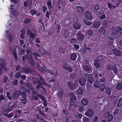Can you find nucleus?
<instances>
[{"instance_id": "nucleus-30", "label": "nucleus", "mask_w": 122, "mask_h": 122, "mask_svg": "<svg viewBox=\"0 0 122 122\" xmlns=\"http://www.w3.org/2000/svg\"><path fill=\"white\" fill-rule=\"evenodd\" d=\"M63 91L61 90V91L60 92L58 93L57 95L61 99H62V95L63 94Z\"/></svg>"}, {"instance_id": "nucleus-39", "label": "nucleus", "mask_w": 122, "mask_h": 122, "mask_svg": "<svg viewBox=\"0 0 122 122\" xmlns=\"http://www.w3.org/2000/svg\"><path fill=\"white\" fill-rule=\"evenodd\" d=\"M59 51L61 53H64L65 50V49L63 48L62 46H61L59 47Z\"/></svg>"}, {"instance_id": "nucleus-56", "label": "nucleus", "mask_w": 122, "mask_h": 122, "mask_svg": "<svg viewBox=\"0 0 122 122\" xmlns=\"http://www.w3.org/2000/svg\"><path fill=\"white\" fill-rule=\"evenodd\" d=\"M18 81L16 80H14L13 82V84L14 85H17Z\"/></svg>"}, {"instance_id": "nucleus-35", "label": "nucleus", "mask_w": 122, "mask_h": 122, "mask_svg": "<svg viewBox=\"0 0 122 122\" xmlns=\"http://www.w3.org/2000/svg\"><path fill=\"white\" fill-rule=\"evenodd\" d=\"M99 62L96 60L94 61L95 66L97 68H99L100 66V65Z\"/></svg>"}, {"instance_id": "nucleus-51", "label": "nucleus", "mask_w": 122, "mask_h": 122, "mask_svg": "<svg viewBox=\"0 0 122 122\" xmlns=\"http://www.w3.org/2000/svg\"><path fill=\"white\" fill-rule=\"evenodd\" d=\"M93 74L94 75V77L96 78L97 79H98L99 78L98 76L97 73V72L96 71L94 72Z\"/></svg>"}, {"instance_id": "nucleus-41", "label": "nucleus", "mask_w": 122, "mask_h": 122, "mask_svg": "<svg viewBox=\"0 0 122 122\" xmlns=\"http://www.w3.org/2000/svg\"><path fill=\"white\" fill-rule=\"evenodd\" d=\"M83 122H89L90 121V119L85 117L83 118Z\"/></svg>"}, {"instance_id": "nucleus-27", "label": "nucleus", "mask_w": 122, "mask_h": 122, "mask_svg": "<svg viewBox=\"0 0 122 122\" xmlns=\"http://www.w3.org/2000/svg\"><path fill=\"white\" fill-rule=\"evenodd\" d=\"M99 31L101 34L104 35L105 31L104 28L102 27H101L99 30Z\"/></svg>"}, {"instance_id": "nucleus-63", "label": "nucleus", "mask_w": 122, "mask_h": 122, "mask_svg": "<svg viewBox=\"0 0 122 122\" xmlns=\"http://www.w3.org/2000/svg\"><path fill=\"white\" fill-rule=\"evenodd\" d=\"M94 8L95 10L97 11L99 10V7L98 5H96L94 6Z\"/></svg>"}, {"instance_id": "nucleus-1", "label": "nucleus", "mask_w": 122, "mask_h": 122, "mask_svg": "<svg viewBox=\"0 0 122 122\" xmlns=\"http://www.w3.org/2000/svg\"><path fill=\"white\" fill-rule=\"evenodd\" d=\"M122 30V28L121 27H113L111 29V33L114 36L117 34L118 32Z\"/></svg>"}, {"instance_id": "nucleus-34", "label": "nucleus", "mask_w": 122, "mask_h": 122, "mask_svg": "<svg viewBox=\"0 0 122 122\" xmlns=\"http://www.w3.org/2000/svg\"><path fill=\"white\" fill-rule=\"evenodd\" d=\"M76 108V106L73 104H71L69 106V108L70 110H72Z\"/></svg>"}, {"instance_id": "nucleus-16", "label": "nucleus", "mask_w": 122, "mask_h": 122, "mask_svg": "<svg viewBox=\"0 0 122 122\" xmlns=\"http://www.w3.org/2000/svg\"><path fill=\"white\" fill-rule=\"evenodd\" d=\"M69 95L71 101L73 102H75L76 99V98L74 94L73 93H70L69 94Z\"/></svg>"}, {"instance_id": "nucleus-45", "label": "nucleus", "mask_w": 122, "mask_h": 122, "mask_svg": "<svg viewBox=\"0 0 122 122\" xmlns=\"http://www.w3.org/2000/svg\"><path fill=\"white\" fill-rule=\"evenodd\" d=\"M28 61L32 66L34 65L35 64V63L32 58H30L29 60H28Z\"/></svg>"}, {"instance_id": "nucleus-46", "label": "nucleus", "mask_w": 122, "mask_h": 122, "mask_svg": "<svg viewBox=\"0 0 122 122\" xmlns=\"http://www.w3.org/2000/svg\"><path fill=\"white\" fill-rule=\"evenodd\" d=\"M76 117L78 119H80L82 117V115L80 113H77L76 114Z\"/></svg>"}, {"instance_id": "nucleus-53", "label": "nucleus", "mask_w": 122, "mask_h": 122, "mask_svg": "<svg viewBox=\"0 0 122 122\" xmlns=\"http://www.w3.org/2000/svg\"><path fill=\"white\" fill-rule=\"evenodd\" d=\"M41 83L38 84L36 86V88L37 89H39L41 87Z\"/></svg>"}, {"instance_id": "nucleus-29", "label": "nucleus", "mask_w": 122, "mask_h": 122, "mask_svg": "<svg viewBox=\"0 0 122 122\" xmlns=\"http://www.w3.org/2000/svg\"><path fill=\"white\" fill-rule=\"evenodd\" d=\"M86 33L88 35L90 36H91L93 35V33L92 30L91 29L87 30Z\"/></svg>"}, {"instance_id": "nucleus-24", "label": "nucleus", "mask_w": 122, "mask_h": 122, "mask_svg": "<svg viewBox=\"0 0 122 122\" xmlns=\"http://www.w3.org/2000/svg\"><path fill=\"white\" fill-rule=\"evenodd\" d=\"M21 68L24 72L28 73L30 71L29 67L28 66H26L25 67H22Z\"/></svg>"}, {"instance_id": "nucleus-50", "label": "nucleus", "mask_w": 122, "mask_h": 122, "mask_svg": "<svg viewBox=\"0 0 122 122\" xmlns=\"http://www.w3.org/2000/svg\"><path fill=\"white\" fill-rule=\"evenodd\" d=\"M31 21V20L30 19H25L24 21V22L25 24H28Z\"/></svg>"}, {"instance_id": "nucleus-11", "label": "nucleus", "mask_w": 122, "mask_h": 122, "mask_svg": "<svg viewBox=\"0 0 122 122\" xmlns=\"http://www.w3.org/2000/svg\"><path fill=\"white\" fill-rule=\"evenodd\" d=\"M36 95L39 98H40L42 100L44 101V102L43 103V104L45 107L47 106L46 101L45 99V98L44 97V96L41 94H37Z\"/></svg>"}, {"instance_id": "nucleus-43", "label": "nucleus", "mask_w": 122, "mask_h": 122, "mask_svg": "<svg viewBox=\"0 0 122 122\" xmlns=\"http://www.w3.org/2000/svg\"><path fill=\"white\" fill-rule=\"evenodd\" d=\"M117 90H121L122 89V86L120 83H119L118 84L117 86Z\"/></svg>"}, {"instance_id": "nucleus-36", "label": "nucleus", "mask_w": 122, "mask_h": 122, "mask_svg": "<svg viewBox=\"0 0 122 122\" xmlns=\"http://www.w3.org/2000/svg\"><path fill=\"white\" fill-rule=\"evenodd\" d=\"M47 4L48 8L49 9H50L53 8L52 6H51V1H48Z\"/></svg>"}, {"instance_id": "nucleus-4", "label": "nucleus", "mask_w": 122, "mask_h": 122, "mask_svg": "<svg viewBox=\"0 0 122 122\" xmlns=\"http://www.w3.org/2000/svg\"><path fill=\"white\" fill-rule=\"evenodd\" d=\"M26 30H27V34H28L32 40H34L35 38L36 37H37V35L33 33L29 28H28Z\"/></svg>"}, {"instance_id": "nucleus-47", "label": "nucleus", "mask_w": 122, "mask_h": 122, "mask_svg": "<svg viewBox=\"0 0 122 122\" xmlns=\"http://www.w3.org/2000/svg\"><path fill=\"white\" fill-rule=\"evenodd\" d=\"M108 7L111 9L114 8L116 7L115 6H113L110 3H108L107 4Z\"/></svg>"}, {"instance_id": "nucleus-54", "label": "nucleus", "mask_w": 122, "mask_h": 122, "mask_svg": "<svg viewBox=\"0 0 122 122\" xmlns=\"http://www.w3.org/2000/svg\"><path fill=\"white\" fill-rule=\"evenodd\" d=\"M75 75L74 73L71 74L70 75V78L71 79H74L75 77Z\"/></svg>"}, {"instance_id": "nucleus-18", "label": "nucleus", "mask_w": 122, "mask_h": 122, "mask_svg": "<svg viewBox=\"0 0 122 122\" xmlns=\"http://www.w3.org/2000/svg\"><path fill=\"white\" fill-rule=\"evenodd\" d=\"M83 68L85 71H86L91 72L92 71V67H90L88 66L85 65L83 66Z\"/></svg>"}, {"instance_id": "nucleus-61", "label": "nucleus", "mask_w": 122, "mask_h": 122, "mask_svg": "<svg viewBox=\"0 0 122 122\" xmlns=\"http://www.w3.org/2000/svg\"><path fill=\"white\" fill-rule=\"evenodd\" d=\"M8 79V77L6 76H4L3 79V81L5 83H6L7 82Z\"/></svg>"}, {"instance_id": "nucleus-40", "label": "nucleus", "mask_w": 122, "mask_h": 122, "mask_svg": "<svg viewBox=\"0 0 122 122\" xmlns=\"http://www.w3.org/2000/svg\"><path fill=\"white\" fill-rule=\"evenodd\" d=\"M117 106L118 107L122 106V98H121L119 99V102L117 104Z\"/></svg>"}, {"instance_id": "nucleus-49", "label": "nucleus", "mask_w": 122, "mask_h": 122, "mask_svg": "<svg viewBox=\"0 0 122 122\" xmlns=\"http://www.w3.org/2000/svg\"><path fill=\"white\" fill-rule=\"evenodd\" d=\"M40 81L38 78H37L35 79V81L33 82V83L35 85H36L38 83H40Z\"/></svg>"}, {"instance_id": "nucleus-37", "label": "nucleus", "mask_w": 122, "mask_h": 122, "mask_svg": "<svg viewBox=\"0 0 122 122\" xmlns=\"http://www.w3.org/2000/svg\"><path fill=\"white\" fill-rule=\"evenodd\" d=\"M20 100L21 102L24 101V102H23V103L24 104H25L27 101V99L26 97H22V98L20 99Z\"/></svg>"}, {"instance_id": "nucleus-62", "label": "nucleus", "mask_w": 122, "mask_h": 122, "mask_svg": "<svg viewBox=\"0 0 122 122\" xmlns=\"http://www.w3.org/2000/svg\"><path fill=\"white\" fill-rule=\"evenodd\" d=\"M105 78L104 77H103L101 79H99L100 81L101 82H104L105 81Z\"/></svg>"}, {"instance_id": "nucleus-17", "label": "nucleus", "mask_w": 122, "mask_h": 122, "mask_svg": "<svg viewBox=\"0 0 122 122\" xmlns=\"http://www.w3.org/2000/svg\"><path fill=\"white\" fill-rule=\"evenodd\" d=\"M76 92L78 95H82L84 92V89L82 87H79V89L76 90Z\"/></svg>"}, {"instance_id": "nucleus-21", "label": "nucleus", "mask_w": 122, "mask_h": 122, "mask_svg": "<svg viewBox=\"0 0 122 122\" xmlns=\"http://www.w3.org/2000/svg\"><path fill=\"white\" fill-rule=\"evenodd\" d=\"M82 104L84 106L87 105L88 103V101L87 99L86 98H83L81 101Z\"/></svg>"}, {"instance_id": "nucleus-20", "label": "nucleus", "mask_w": 122, "mask_h": 122, "mask_svg": "<svg viewBox=\"0 0 122 122\" xmlns=\"http://www.w3.org/2000/svg\"><path fill=\"white\" fill-rule=\"evenodd\" d=\"M77 57V54L76 53H73L70 55L71 59L72 61H75Z\"/></svg>"}, {"instance_id": "nucleus-31", "label": "nucleus", "mask_w": 122, "mask_h": 122, "mask_svg": "<svg viewBox=\"0 0 122 122\" xmlns=\"http://www.w3.org/2000/svg\"><path fill=\"white\" fill-rule=\"evenodd\" d=\"M112 69L114 71L115 74H116L117 73V68L115 65L113 67Z\"/></svg>"}, {"instance_id": "nucleus-14", "label": "nucleus", "mask_w": 122, "mask_h": 122, "mask_svg": "<svg viewBox=\"0 0 122 122\" xmlns=\"http://www.w3.org/2000/svg\"><path fill=\"white\" fill-rule=\"evenodd\" d=\"M85 16L86 18L88 20H90L92 18V14L90 12L88 11H87L85 12Z\"/></svg>"}, {"instance_id": "nucleus-25", "label": "nucleus", "mask_w": 122, "mask_h": 122, "mask_svg": "<svg viewBox=\"0 0 122 122\" xmlns=\"http://www.w3.org/2000/svg\"><path fill=\"white\" fill-rule=\"evenodd\" d=\"M20 94L18 92H15L12 95V98L14 99H16L19 97Z\"/></svg>"}, {"instance_id": "nucleus-32", "label": "nucleus", "mask_w": 122, "mask_h": 122, "mask_svg": "<svg viewBox=\"0 0 122 122\" xmlns=\"http://www.w3.org/2000/svg\"><path fill=\"white\" fill-rule=\"evenodd\" d=\"M94 86L95 87H99L100 86L99 81L98 80L96 81L94 83Z\"/></svg>"}, {"instance_id": "nucleus-38", "label": "nucleus", "mask_w": 122, "mask_h": 122, "mask_svg": "<svg viewBox=\"0 0 122 122\" xmlns=\"http://www.w3.org/2000/svg\"><path fill=\"white\" fill-rule=\"evenodd\" d=\"M83 21L85 24L87 25H90L92 24V22L88 21L85 20H84Z\"/></svg>"}, {"instance_id": "nucleus-28", "label": "nucleus", "mask_w": 122, "mask_h": 122, "mask_svg": "<svg viewBox=\"0 0 122 122\" xmlns=\"http://www.w3.org/2000/svg\"><path fill=\"white\" fill-rule=\"evenodd\" d=\"M105 92L107 95H110L111 94V90L109 88H107L105 91Z\"/></svg>"}, {"instance_id": "nucleus-58", "label": "nucleus", "mask_w": 122, "mask_h": 122, "mask_svg": "<svg viewBox=\"0 0 122 122\" xmlns=\"http://www.w3.org/2000/svg\"><path fill=\"white\" fill-rule=\"evenodd\" d=\"M25 34L24 33H21L20 34V36L21 39H25Z\"/></svg>"}, {"instance_id": "nucleus-8", "label": "nucleus", "mask_w": 122, "mask_h": 122, "mask_svg": "<svg viewBox=\"0 0 122 122\" xmlns=\"http://www.w3.org/2000/svg\"><path fill=\"white\" fill-rule=\"evenodd\" d=\"M85 77L87 78L89 82L91 83H92L94 81L92 78V75L91 74H86L84 76Z\"/></svg>"}, {"instance_id": "nucleus-15", "label": "nucleus", "mask_w": 122, "mask_h": 122, "mask_svg": "<svg viewBox=\"0 0 122 122\" xmlns=\"http://www.w3.org/2000/svg\"><path fill=\"white\" fill-rule=\"evenodd\" d=\"M100 25V23L99 21H96L94 22L91 27L92 28H98Z\"/></svg>"}, {"instance_id": "nucleus-44", "label": "nucleus", "mask_w": 122, "mask_h": 122, "mask_svg": "<svg viewBox=\"0 0 122 122\" xmlns=\"http://www.w3.org/2000/svg\"><path fill=\"white\" fill-rule=\"evenodd\" d=\"M29 12L31 13L32 15L36 14L37 13V12L34 9H32Z\"/></svg>"}, {"instance_id": "nucleus-19", "label": "nucleus", "mask_w": 122, "mask_h": 122, "mask_svg": "<svg viewBox=\"0 0 122 122\" xmlns=\"http://www.w3.org/2000/svg\"><path fill=\"white\" fill-rule=\"evenodd\" d=\"M81 27V25L77 23H75L73 26L74 29L75 30H78Z\"/></svg>"}, {"instance_id": "nucleus-13", "label": "nucleus", "mask_w": 122, "mask_h": 122, "mask_svg": "<svg viewBox=\"0 0 122 122\" xmlns=\"http://www.w3.org/2000/svg\"><path fill=\"white\" fill-rule=\"evenodd\" d=\"M106 57L105 56H103V57H102V56L100 55L98 56V57L97 59L96 60L98 61L99 62H104L105 61V60H107L106 59Z\"/></svg>"}, {"instance_id": "nucleus-48", "label": "nucleus", "mask_w": 122, "mask_h": 122, "mask_svg": "<svg viewBox=\"0 0 122 122\" xmlns=\"http://www.w3.org/2000/svg\"><path fill=\"white\" fill-rule=\"evenodd\" d=\"M21 76V74L20 72H17L15 75V77L17 78H20Z\"/></svg>"}, {"instance_id": "nucleus-2", "label": "nucleus", "mask_w": 122, "mask_h": 122, "mask_svg": "<svg viewBox=\"0 0 122 122\" xmlns=\"http://www.w3.org/2000/svg\"><path fill=\"white\" fill-rule=\"evenodd\" d=\"M67 84L71 89H75L76 87V85H78L77 81L76 79L74 81V82H68Z\"/></svg>"}, {"instance_id": "nucleus-26", "label": "nucleus", "mask_w": 122, "mask_h": 122, "mask_svg": "<svg viewBox=\"0 0 122 122\" xmlns=\"http://www.w3.org/2000/svg\"><path fill=\"white\" fill-rule=\"evenodd\" d=\"M76 7L77 11L80 13H82L84 11V8L83 7L78 6H76Z\"/></svg>"}, {"instance_id": "nucleus-64", "label": "nucleus", "mask_w": 122, "mask_h": 122, "mask_svg": "<svg viewBox=\"0 0 122 122\" xmlns=\"http://www.w3.org/2000/svg\"><path fill=\"white\" fill-rule=\"evenodd\" d=\"M84 110V108L82 106H80L79 107V108L78 110L80 112Z\"/></svg>"}, {"instance_id": "nucleus-22", "label": "nucleus", "mask_w": 122, "mask_h": 122, "mask_svg": "<svg viewBox=\"0 0 122 122\" xmlns=\"http://www.w3.org/2000/svg\"><path fill=\"white\" fill-rule=\"evenodd\" d=\"M100 88H99V90L102 92H103L104 90L106 89V84L104 83H103L101 85H100Z\"/></svg>"}, {"instance_id": "nucleus-33", "label": "nucleus", "mask_w": 122, "mask_h": 122, "mask_svg": "<svg viewBox=\"0 0 122 122\" xmlns=\"http://www.w3.org/2000/svg\"><path fill=\"white\" fill-rule=\"evenodd\" d=\"M8 34L7 35V37L8 39L10 42L13 39V37L12 35L10 34V33H8Z\"/></svg>"}, {"instance_id": "nucleus-7", "label": "nucleus", "mask_w": 122, "mask_h": 122, "mask_svg": "<svg viewBox=\"0 0 122 122\" xmlns=\"http://www.w3.org/2000/svg\"><path fill=\"white\" fill-rule=\"evenodd\" d=\"M63 67V68L64 69L70 72H71L73 70L72 68L68 65L67 64H64Z\"/></svg>"}, {"instance_id": "nucleus-55", "label": "nucleus", "mask_w": 122, "mask_h": 122, "mask_svg": "<svg viewBox=\"0 0 122 122\" xmlns=\"http://www.w3.org/2000/svg\"><path fill=\"white\" fill-rule=\"evenodd\" d=\"M103 24L104 27H106L107 25V21L106 20H104L103 21Z\"/></svg>"}, {"instance_id": "nucleus-10", "label": "nucleus", "mask_w": 122, "mask_h": 122, "mask_svg": "<svg viewBox=\"0 0 122 122\" xmlns=\"http://www.w3.org/2000/svg\"><path fill=\"white\" fill-rule=\"evenodd\" d=\"M0 60V68H2L4 69L5 71H7L8 70V69L5 66V62L2 59H1Z\"/></svg>"}, {"instance_id": "nucleus-59", "label": "nucleus", "mask_w": 122, "mask_h": 122, "mask_svg": "<svg viewBox=\"0 0 122 122\" xmlns=\"http://www.w3.org/2000/svg\"><path fill=\"white\" fill-rule=\"evenodd\" d=\"M21 95L22 96V97H25L26 95L25 92L24 91L21 92Z\"/></svg>"}, {"instance_id": "nucleus-5", "label": "nucleus", "mask_w": 122, "mask_h": 122, "mask_svg": "<svg viewBox=\"0 0 122 122\" xmlns=\"http://www.w3.org/2000/svg\"><path fill=\"white\" fill-rule=\"evenodd\" d=\"M76 36L77 40L79 41H82L84 38V35L80 31L77 33Z\"/></svg>"}, {"instance_id": "nucleus-52", "label": "nucleus", "mask_w": 122, "mask_h": 122, "mask_svg": "<svg viewBox=\"0 0 122 122\" xmlns=\"http://www.w3.org/2000/svg\"><path fill=\"white\" fill-rule=\"evenodd\" d=\"M43 11L44 13H45L47 10L46 7L45 6H43L42 7Z\"/></svg>"}, {"instance_id": "nucleus-60", "label": "nucleus", "mask_w": 122, "mask_h": 122, "mask_svg": "<svg viewBox=\"0 0 122 122\" xmlns=\"http://www.w3.org/2000/svg\"><path fill=\"white\" fill-rule=\"evenodd\" d=\"M13 55L14 56L15 60L16 61L17 59V56L16 53L14 52L13 53Z\"/></svg>"}, {"instance_id": "nucleus-3", "label": "nucleus", "mask_w": 122, "mask_h": 122, "mask_svg": "<svg viewBox=\"0 0 122 122\" xmlns=\"http://www.w3.org/2000/svg\"><path fill=\"white\" fill-rule=\"evenodd\" d=\"M53 70L52 71L48 69H45L46 71L50 74L54 75L55 76H57L58 75L57 71L55 67H53Z\"/></svg>"}, {"instance_id": "nucleus-42", "label": "nucleus", "mask_w": 122, "mask_h": 122, "mask_svg": "<svg viewBox=\"0 0 122 122\" xmlns=\"http://www.w3.org/2000/svg\"><path fill=\"white\" fill-rule=\"evenodd\" d=\"M113 116L112 115H110L108 116L107 121L108 122H110L112 119Z\"/></svg>"}, {"instance_id": "nucleus-6", "label": "nucleus", "mask_w": 122, "mask_h": 122, "mask_svg": "<svg viewBox=\"0 0 122 122\" xmlns=\"http://www.w3.org/2000/svg\"><path fill=\"white\" fill-rule=\"evenodd\" d=\"M94 114V111L93 110L91 109H89L85 113V115L87 116L92 117Z\"/></svg>"}, {"instance_id": "nucleus-23", "label": "nucleus", "mask_w": 122, "mask_h": 122, "mask_svg": "<svg viewBox=\"0 0 122 122\" xmlns=\"http://www.w3.org/2000/svg\"><path fill=\"white\" fill-rule=\"evenodd\" d=\"M98 15L100 19L101 20L105 19L106 17L105 14L102 13H99Z\"/></svg>"}, {"instance_id": "nucleus-9", "label": "nucleus", "mask_w": 122, "mask_h": 122, "mask_svg": "<svg viewBox=\"0 0 122 122\" xmlns=\"http://www.w3.org/2000/svg\"><path fill=\"white\" fill-rule=\"evenodd\" d=\"M78 81L81 85L84 86L86 84V79L83 77H81L79 78Z\"/></svg>"}, {"instance_id": "nucleus-57", "label": "nucleus", "mask_w": 122, "mask_h": 122, "mask_svg": "<svg viewBox=\"0 0 122 122\" xmlns=\"http://www.w3.org/2000/svg\"><path fill=\"white\" fill-rule=\"evenodd\" d=\"M5 99V96L2 95H0V101H2L3 100H4Z\"/></svg>"}, {"instance_id": "nucleus-12", "label": "nucleus", "mask_w": 122, "mask_h": 122, "mask_svg": "<svg viewBox=\"0 0 122 122\" xmlns=\"http://www.w3.org/2000/svg\"><path fill=\"white\" fill-rule=\"evenodd\" d=\"M113 52L115 55L117 56H121L122 55V52L116 49H114Z\"/></svg>"}]
</instances>
